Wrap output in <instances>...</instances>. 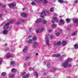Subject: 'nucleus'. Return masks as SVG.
Listing matches in <instances>:
<instances>
[{
  "mask_svg": "<svg viewBox=\"0 0 78 78\" xmlns=\"http://www.w3.org/2000/svg\"><path fill=\"white\" fill-rule=\"evenodd\" d=\"M62 66L63 67L66 68L68 67H71L72 65L71 64H68V61H66L62 64Z\"/></svg>",
  "mask_w": 78,
  "mask_h": 78,
  "instance_id": "1",
  "label": "nucleus"
},
{
  "mask_svg": "<svg viewBox=\"0 0 78 78\" xmlns=\"http://www.w3.org/2000/svg\"><path fill=\"white\" fill-rule=\"evenodd\" d=\"M50 37V35L48 34L46 35V36L45 40H46V44L48 47H50V44L49 43V40H48V38Z\"/></svg>",
  "mask_w": 78,
  "mask_h": 78,
  "instance_id": "2",
  "label": "nucleus"
},
{
  "mask_svg": "<svg viewBox=\"0 0 78 78\" xmlns=\"http://www.w3.org/2000/svg\"><path fill=\"white\" fill-rule=\"evenodd\" d=\"M48 14V12L47 10L43 11L41 13L40 16L41 17L44 18V16H47Z\"/></svg>",
  "mask_w": 78,
  "mask_h": 78,
  "instance_id": "3",
  "label": "nucleus"
},
{
  "mask_svg": "<svg viewBox=\"0 0 78 78\" xmlns=\"http://www.w3.org/2000/svg\"><path fill=\"white\" fill-rule=\"evenodd\" d=\"M43 20L42 18H39L36 21L37 23H39V22H43L44 24L45 25V24H47V21L46 20Z\"/></svg>",
  "mask_w": 78,
  "mask_h": 78,
  "instance_id": "4",
  "label": "nucleus"
},
{
  "mask_svg": "<svg viewBox=\"0 0 78 78\" xmlns=\"http://www.w3.org/2000/svg\"><path fill=\"white\" fill-rule=\"evenodd\" d=\"M13 23V20H12L10 22L8 23L5 24L4 27V30H7L8 29V26L10 23Z\"/></svg>",
  "mask_w": 78,
  "mask_h": 78,
  "instance_id": "5",
  "label": "nucleus"
},
{
  "mask_svg": "<svg viewBox=\"0 0 78 78\" xmlns=\"http://www.w3.org/2000/svg\"><path fill=\"white\" fill-rule=\"evenodd\" d=\"M16 5V3L14 2L13 4H9L8 5L9 6V8H12V7H14Z\"/></svg>",
  "mask_w": 78,
  "mask_h": 78,
  "instance_id": "6",
  "label": "nucleus"
},
{
  "mask_svg": "<svg viewBox=\"0 0 78 78\" xmlns=\"http://www.w3.org/2000/svg\"><path fill=\"white\" fill-rule=\"evenodd\" d=\"M12 56L11 55V54L10 53H9L7 54V55H6V57L7 59H8L10 58H12Z\"/></svg>",
  "mask_w": 78,
  "mask_h": 78,
  "instance_id": "7",
  "label": "nucleus"
},
{
  "mask_svg": "<svg viewBox=\"0 0 78 78\" xmlns=\"http://www.w3.org/2000/svg\"><path fill=\"white\" fill-rule=\"evenodd\" d=\"M43 30H44V29L41 28L39 30H37L36 32L37 33H42V32L43 31Z\"/></svg>",
  "mask_w": 78,
  "mask_h": 78,
  "instance_id": "8",
  "label": "nucleus"
},
{
  "mask_svg": "<svg viewBox=\"0 0 78 78\" xmlns=\"http://www.w3.org/2000/svg\"><path fill=\"white\" fill-rule=\"evenodd\" d=\"M60 23H59V25H61L62 24H64V20L62 19H61L60 20Z\"/></svg>",
  "mask_w": 78,
  "mask_h": 78,
  "instance_id": "9",
  "label": "nucleus"
},
{
  "mask_svg": "<svg viewBox=\"0 0 78 78\" xmlns=\"http://www.w3.org/2000/svg\"><path fill=\"white\" fill-rule=\"evenodd\" d=\"M21 16L23 17H27V15L25 13H23L21 14Z\"/></svg>",
  "mask_w": 78,
  "mask_h": 78,
  "instance_id": "10",
  "label": "nucleus"
},
{
  "mask_svg": "<svg viewBox=\"0 0 78 78\" xmlns=\"http://www.w3.org/2000/svg\"><path fill=\"white\" fill-rule=\"evenodd\" d=\"M56 71V68H53L52 69H51L50 71V72L51 73H54Z\"/></svg>",
  "mask_w": 78,
  "mask_h": 78,
  "instance_id": "11",
  "label": "nucleus"
},
{
  "mask_svg": "<svg viewBox=\"0 0 78 78\" xmlns=\"http://www.w3.org/2000/svg\"><path fill=\"white\" fill-rule=\"evenodd\" d=\"M66 44H67V42L66 41H63L62 42V45H66Z\"/></svg>",
  "mask_w": 78,
  "mask_h": 78,
  "instance_id": "12",
  "label": "nucleus"
},
{
  "mask_svg": "<svg viewBox=\"0 0 78 78\" xmlns=\"http://www.w3.org/2000/svg\"><path fill=\"white\" fill-rule=\"evenodd\" d=\"M30 76V74H27L26 75V76H23V78H28V77H29Z\"/></svg>",
  "mask_w": 78,
  "mask_h": 78,
  "instance_id": "13",
  "label": "nucleus"
},
{
  "mask_svg": "<svg viewBox=\"0 0 78 78\" xmlns=\"http://www.w3.org/2000/svg\"><path fill=\"white\" fill-rule=\"evenodd\" d=\"M8 33V30H4L3 31V34H7Z\"/></svg>",
  "mask_w": 78,
  "mask_h": 78,
  "instance_id": "14",
  "label": "nucleus"
},
{
  "mask_svg": "<svg viewBox=\"0 0 78 78\" xmlns=\"http://www.w3.org/2000/svg\"><path fill=\"white\" fill-rule=\"evenodd\" d=\"M27 49H28V47H26L23 50V53L26 52V51H27Z\"/></svg>",
  "mask_w": 78,
  "mask_h": 78,
  "instance_id": "15",
  "label": "nucleus"
},
{
  "mask_svg": "<svg viewBox=\"0 0 78 78\" xmlns=\"http://www.w3.org/2000/svg\"><path fill=\"white\" fill-rule=\"evenodd\" d=\"M11 71H12V72L15 73V72H17V69H16L13 68L11 70Z\"/></svg>",
  "mask_w": 78,
  "mask_h": 78,
  "instance_id": "16",
  "label": "nucleus"
},
{
  "mask_svg": "<svg viewBox=\"0 0 78 78\" xmlns=\"http://www.w3.org/2000/svg\"><path fill=\"white\" fill-rule=\"evenodd\" d=\"M73 23H78V20L77 19H76L75 20L74 19H73Z\"/></svg>",
  "mask_w": 78,
  "mask_h": 78,
  "instance_id": "17",
  "label": "nucleus"
},
{
  "mask_svg": "<svg viewBox=\"0 0 78 78\" xmlns=\"http://www.w3.org/2000/svg\"><path fill=\"white\" fill-rule=\"evenodd\" d=\"M37 45V42H34V45L33 46V47H34V48H35V47H36V45Z\"/></svg>",
  "mask_w": 78,
  "mask_h": 78,
  "instance_id": "18",
  "label": "nucleus"
},
{
  "mask_svg": "<svg viewBox=\"0 0 78 78\" xmlns=\"http://www.w3.org/2000/svg\"><path fill=\"white\" fill-rule=\"evenodd\" d=\"M53 19L56 22H58V19H57V18L56 17H53Z\"/></svg>",
  "mask_w": 78,
  "mask_h": 78,
  "instance_id": "19",
  "label": "nucleus"
},
{
  "mask_svg": "<svg viewBox=\"0 0 78 78\" xmlns=\"http://www.w3.org/2000/svg\"><path fill=\"white\" fill-rule=\"evenodd\" d=\"M37 38L36 36H34V37L32 38V40L34 41H36L37 40Z\"/></svg>",
  "mask_w": 78,
  "mask_h": 78,
  "instance_id": "20",
  "label": "nucleus"
},
{
  "mask_svg": "<svg viewBox=\"0 0 78 78\" xmlns=\"http://www.w3.org/2000/svg\"><path fill=\"white\" fill-rule=\"evenodd\" d=\"M9 78H14V75L9 74Z\"/></svg>",
  "mask_w": 78,
  "mask_h": 78,
  "instance_id": "21",
  "label": "nucleus"
},
{
  "mask_svg": "<svg viewBox=\"0 0 78 78\" xmlns=\"http://www.w3.org/2000/svg\"><path fill=\"white\" fill-rule=\"evenodd\" d=\"M35 2H39V3H41L43 0H35Z\"/></svg>",
  "mask_w": 78,
  "mask_h": 78,
  "instance_id": "22",
  "label": "nucleus"
},
{
  "mask_svg": "<svg viewBox=\"0 0 78 78\" xmlns=\"http://www.w3.org/2000/svg\"><path fill=\"white\" fill-rule=\"evenodd\" d=\"M76 31H74L72 34V35L73 36H75V35H76Z\"/></svg>",
  "mask_w": 78,
  "mask_h": 78,
  "instance_id": "23",
  "label": "nucleus"
},
{
  "mask_svg": "<svg viewBox=\"0 0 78 78\" xmlns=\"http://www.w3.org/2000/svg\"><path fill=\"white\" fill-rule=\"evenodd\" d=\"M61 44V41H59L57 42V45L58 46L60 45Z\"/></svg>",
  "mask_w": 78,
  "mask_h": 78,
  "instance_id": "24",
  "label": "nucleus"
},
{
  "mask_svg": "<svg viewBox=\"0 0 78 78\" xmlns=\"http://www.w3.org/2000/svg\"><path fill=\"white\" fill-rule=\"evenodd\" d=\"M34 75H35L36 76L37 78V77H38V73H37V72L35 71L34 73Z\"/></svg>",
  "mask_w": 78,
  "mask_h": 78,
  "instance_id": "25",
  "label": "nucleus"
},
{
  "mask_svg": "<svg viewBox=\"0 0 78 78\" xmlns=\"http://www.w3.org/2000/svg\"><path fill=\"white\" fill-rule=\"evenodd\" d=\"M55 35L56 36H60V33L57 32L55 34Z\"/></svg>",
  "mask_w": 78,
  "mask_h": 78,
  "instance_id": "26",
  "label": "nucleus"
},
{
  "mask_svg": "<svg viewBox=\"0 0 78 78\" xmlns=\"http://www.w3.org/2000/svg\"><path fill=\"white\" fill-rule=\"evenodd\" d=\"M29 70H30V71L33 70V71H34V70H35L34 68H29Z\"/></svg>",
  "mask_w": 78,
  "mask_h": 78,
  "instance_id": "27",
  "label": "nucleus"
},
{
  "mask_svg": "<svg viewBox=\"0 0 78 78\" xmlns=\"http://www.w3.org/2000/svg\"><path fill=\"white\" fill-rule=\"evenodd\" d=\"M78 45L76 44L74 45V48L76 49V48H78Z\"/></svg>",
  "mask_w": 78,
  "mask_h": 78,
  "instance_id": "28",
  "label": "nucleus"
},
{
  "mask_svg": "<svg viewBox=\"0 0 78 78\" xmlns=\"http://www.w3.org/2000/svg\"><path fill=\"white\" fill-rule=\"evenodd\" d=\"M68 62H70V61H72V59L71 58H69L67 59Z\"/></svg>",
  "mask_w": 78,
  "mask_h": 78,
  "instance_id": "29",
  "label": "nucleus"
},
{
  "mask_svg": "<svg viewBox=\"0 0 78 78\" xmlns=\"http://www.w3.org/2000/svg\"><path fill=\"white\" fill-rule=\"evenodd\" d=\"M6 74V73L3 72L1 74V75L2 76H5V75Z\"/></svg>",
  "mask_w": 78,
  "mask_h": 78,
  "instance_id": "30",
  "label": "nucleus"
},
{
  "mask_svg": "<svg viewBox=\"0 0 78 78\" xmlns=\"http://www.w3.org/2000/svg\"><path fill=\"white\" fill-rule=\"evenodd\" d=\"M44 3L45 4H47L48 3V1L47 0H44Z\"/></svg>",
  "mask_w": 78,
  "mask_h": 78,
  "instance_id": "31",
  "label": "nucleus"
},
{
  "mask_svg": "<svg viewBox=\"0 0 78 78\" xmlns=\"http://www.w3.org/2000/svg\"><path fill=\"white\" fill-rule=\"evenodd\" d=\"M3 62V59L2 58H0V65L2 64V62Z\"/></svg>",
  "mask_w": 78,
  "mask_h": 78,
  "instance_id": "32",
  "label": "nucleus"
},
{
  "mask_svg": "<svg viewBox=\"0 0 78 78\" xmlns=\"http://www.w3.org/2000/svg\"><path fill=\"white\" fill-rule=\"evenodd\" d=\"M51 27H52V28H55L56 27V25L55 24H53L52 25Z\"/></svg>",
  "mask_w": 78,
  "mask_h": 78,
  "instance_id": "33",
  "label": "nucleus"
},
{
  "mask_svg": "<svg viewBox=\"0 0 78 78\" xmlns=\"http://www.w3.org/2000/svg\"><path fill=\"white\" fill-rule=\"evenodd\" d=\"M31 4H32V5H36V2H32Z\"/></svg>",
  "mask_w": 78,
  "mask_h": 78,
  "instance_id": "34",
  "label": "nucleus"
},
{
  "mask_svg": "<svg viewBox=\"0 0 78 78\" xmlns=\"http://www.w3.org/2000/svg\"><path fill=\"white\" fill-rule=\"evenodd\" d=\"M66 20L67 22H69L70 21V19H69V18H67L66 19Z\"/></svg>",
  "mask_w": 78,
  "mask_h": 78,
  "instance_id": "35",
  "label": "nucleus"
},
{
  "mask_svg": "<svg viewBox=\"0 0 78 78\" xmlns=\"http://www.w3.org/2000/svg\"><path fill=\"white\" fill-rule=\"evenodd\" d=\"M11 64L12 65H14V64H16V62L14 61H12V62H11Z\"/></svg>",
  "mask_w": 78,
  "mask_h": 78,
  "instance_id": "36",
  "label": "nucleus"
},
{
  "mask_svg": "<svg viewBox=\"0 0 78 78\" xmlns=\"http://www.w3.org/2000/svg\"><path fill=\"white\" fill-rule=\"evenodd\" d=\"M58 2L61 3H63V1L62 0H58Z\"/></svg>",
  "mask_w": 78,
  "mask_h": 78,
  "instance_id": "37",
  "label": "nucleus"
},
{
  "mask_svg": "<svg viewBox=\"0 0 78 78\" xmlns=\"http://www.w3.org/2000/svg\"><path fill=\"white\" fill-rule=\"evenodd\" d=\"M50 63H48L47 64V67H48V68H49L50 67Z\"/></svg>",
  "mask_w": 78,
  "mask_h": 78,
  "instance_id": "38",
  "label": "nucleus"
},
{
  "mask_svg": "<svg viewBox=\"0 0 78 78\" xmlns=\"http://www.w3.org/2000/svg\"><path fill=\"white\" fill-rule=\"evenodd\" d=\"M32 42V40L30 39L28 41V43L29 44H31Z\"/></svg>",
  "mask_w": 78,
  "mask_h": 78,
  "instance_id": "39",
  "label": "nucleus"
},
{
  "mask_svg": "<svg viewBox=\"0 0 78 78\" xmlns=\"http://www.w3.org/2000/svg\"><path fill=\"white\" fill-rule=\"evenodd\" d=\"M27 64H28V63H27V62H26L24 63V67H26L27 66Z\"/></svg>",
  "mask_w": 78,
  "mask_h": 78,
  "instance_id": "40",
  "label": "nucleus"
},
{
  "mask_svg": "<svg viewBox=\"0 0 78 78\" xmlns=\"http://www.w3.org/2000/svg\"><path fill=\"white\" fill-rule=\"evenodd\" d=\"M53 9H54V8H51L50 10L51 12H53Z\"/></svg>",
  "mask_w": 78,
  "mask_h": 78,
  "instance_id": "41",
  "label": "nucleus"
},
{
  "mask_svg": "<svg viewBox=\"0 0 78 78\" xmlns=\"http://www.w3.org/2000/svg\"><path fill=\"white\" fill-rule=\"evenodd\" d=\"M53 45H57V42L56 41H55L53 43Z\"/></svg>",
  "mask_w": 78,
  "mask_h": 78,
  "instance_id": "42",
  "label": "nucleus"
},
{
  "mask_svg": "<svg viewBox=\"0 0 78 78\" xmlns=\"http://www.w3.org/2000/svg\"><path fill=\"white\" fill-rule=\"evenodd\" d=\"M26 72H24V73H22L21 74V75H22V76H23V75H25V74H26Z\"/></svg>",
  "mask_w": 78,
  "mask_h": 78,
  "instance_id": "43",
  "label": "nucleus"
},
{
  "mask_svg": "<svg viewBox=\"0 0 78 78\" xmlns=\"http://www.w3.org/2000/svg\"><path fill=\"white\" fill-rule=\"evenodd\" d=\"M54 16L55 17H57V16H58V15H57V14H56V13H54Z\"/></svg>",
  "mask_w": 78,
  "mask_h": 78,
  "instance_id": "44",
  "label": "nucleus"
},
{
  "mask_svg": "<svg viewBox=\"0 0 78 78\" xmlns=\"http://www.w3.org/2000/svg\"><path fill=\"white\" fill-rule=\"evenodd\" d=\"M78 2V0H76V1L74 2V3H77Z\"/></svg>",
  "mask_w": 78,
  "mask_h": 78,
  "instance_id": "45",
  "label": "nucleus"
},
{
  "mask_svg": "<svg viewBox=\"0 0 78 78\" xmlns=\"http://www.w3.org/2000/svg\"><path fill=\"white\" fill-rule=\"evenodd\" d=\"M51 31H52V30H48V33H51Z\"/></svg>",
  "mask_w": 78,
  "mask_h": 78,
  "instance_id": "46",
  "label": "nucleus"
},
{
  "mask_svg": "<svg viewBox=\"0 0 78 78\" xmlns=\"http://www.w3.org/2000/svg\"><path fill=\"white\" fill-rule=\"evenodd\" d=\"M58 31H59V32L60 33H61V32H62V30H61V29H58Z\"/></svg>",
  "mask_w": 78,
  "mask_h": 78,
  "instance_id": "47",
  "label": "nucleus"
},
{
  "mask_svg": "<svg viewBox=\"0 0 78 78\" xmlns=\"http://www.w3.org/2000/svg\"><path fill=\"white\" fill-rule=\"evenodd\" d=\"M50 39H51L52 38H53V36L52 35H51L50 36Z\"/></svg>",
  "mask_w": 78,
  "mask_h": 78,
  "instance_id": "48",
  "label": "nucleus"
},
{
  "mask_svg": "<svg viewBox=\"0 0 78 78\" xmlns=\"http://www.w3.org/2000/svg\"><path fill=\"white\" fill-rule=\"evenodd\" d=\"M56 57H60V55L59 54L57 55Z\"/></svg>",
  "mask_w": 78,
  "mask_h": 78,
  "instance_id": "49",
  "label": "nucleus"
},
{
  "mask_svg": "<svg viewBox=\"0 0 78 78\" xmlns=\"http://www.w3.org/2000/svg\"><path fill=\"white\" fill-rule=\"evenodd\" d=\"M32 37V36H31V35L29 36L28 37V39H29L30 38H31V37Z\"/></svg>",
  "mask_w": 78,
  "mask_h": 78,
  "instance_id": "50",
  "label": "nucleus"
},
{
  "mask_svg": "<svg viewBox=\"0 0 78 78\" xmlns=\"http://www.w3.org/2000/svg\"><path fill=\"white\" fill-rule=\"evenodd\" d=\"M56 56H57V55L56 54H54L53 55V56H54V57H56Z\"/></svg>",
  "mask_w": 78,
  "mask_h": 78,
  "instance_id": "51",
  "label": "nucleus"
},
{
  "mask_svg": "<svg viewBox=\"0 0 78 78\" xmlns=\"http://www.w3.org/2000/svg\"><path fill=\"white\" fill-rule=\"evenodd\" d=\"M9 50V48H7L5 50L6 51H8V50Z\"/></svg>",
  "mask_w": 78,
  "mask_h": 78,
  "instance_id": "52",
  "label": "nucleus"
},
{
  "mask_svg": "<svg viewBox=\"0 0 78 78\" xmlns=\"http://www.w3.org/2000/svg\"><path fill=\"white\" fill-rule=\"evenodd\" d=\"M47 64V62H43V64H44V65L46 64Z\"/></svg>",
  "mask_w": 78,
  "mask_h": 78,
  "instance_id": "53",
  "label": "nucleus"
},
{
  "mask_svg": "<svg viewBox=\"0 0 78 78\" xmlns=\"http://www.w3.org/2000/svg\"><path fill=\"white\" fill-rule=\"evenodd\" d=\"M20 22H17V25H20Z\"/></svg>",
  "mask_w": 78,
  "mask_h": 78,
  "instance_id": "54",
  "label": "nucleus"
},
{
  "mask_svg": "<svg viewBox=\"0 0 78 78\" xmlns=\"http://www.w3.org/2000/svg\"><path fill=\"white\" fill-rule=\"evenodd\" d=\"M31 65V63L29 62L28 64V66H30Z\"/></svg>",
  "mask_w": 78,
  "mask_h": 78,
  "instance_id": "55",
  "label": "nucleus"
},
{
  "mask_svg": "<svg viewBox=\"0 0 78 78\" xmlns=\"http://www.w3.org/2000/svg\"><path fill=\"white\" fill-rule=\"evenodd\" d=\"M14 51V50H13V49H12L11 50V52H13V51Z\"/></svg>",
  "mask_w": 78,
  "mask_h": 78,
  "instance_id": "56",
  "label": "nucleus"
},
{
  "mask_svg": "<svg viewBox=\"0 0 78 78\" xmlns=\"http://www.w3.org/2000/svg\"><path fill=\"white\" fill-rule=\"evenodd\" d=\"M2 3H0V6H2Z\"/></svg>",
  "mask_w": 78,
  "mask_h": 78,
  "instance_id": "57",
  "label": "nucleus"
},
{
  "mask_svg": "<svg viewBox=\"0 0 78 78\" xmlns=\"http://www.w3.org/2000/svg\"><path fill=\"white\" fill-rule=\"evenodd\" d=\"M29 57H27L26 58V59H29Z\"/></svg>",
  "mask_w": 78,
  "mask_h": 78,
  "instance_id": "58",
  "label": "nucleus"
},
{
  "mask_svg": "<svg viewBox=\"0 0 78 78\" xmlns=\"http://www.w3.org/2000/svg\"><path fill=\"white\" fill-rule=\"evenodd\" d=\"M52 23H55V21L54 20H52Z\"/></svg>",
  "mask_w": 78,
  "mask_h": 78,
  "instance_id": "59",
  "label": "nucleus"
},
{
  "mask_svg": "<svg viewBox=\"0 0 78 78\" xmlns=\"http://www.w3.org/2000/svg\"><path fill=\"white\" fill-rule=\"evenodd\" d=\"M62 17H63V16H60V18H62Z\"/></svg>",
  "mask_w": 78,
  "mask_h": 78,
  "instance_id": "60",
  "label": "nucleus"
},
{
  "mask_svg": "<svg viewBox=\"0 0 78 78\" xmlns=\"http://www.w3.org/2000/svg\"><path fill=\"white\" fill-rule=\"evenodd\" d=\"M52 2H53V1H54V2H56V0H51Z\"/></svg>",
  "mask_w": 78,
  "mask_h": 78,
  "instance_id": "61",
  "label": "nucleus"
},
{
  "mask_svg": "<svg viewBox=\"0 0 78 78\" xmlns=\"http://www.w3.org/2000/svg\"><path fill=\"white\" fill-rule=\"evenodd\" d=\"M6 6V5H4L3 6V7L5 8V7Z\"/></svg>",
  "mask_w": 78,
  "mask_h": 78,
  "instance_id": "62",
  "label": "nucleus"
},
{
  "mask_svg": "<svg viewBox=\"0 0 78 78\" xmlns=\"http://www.w3.org/2000/svg\"><path fill=\"white\" fill-rule=\"evenodd\" d=\"M36 56H37V55H38V53H36Z\"/></svg>",
  "mask_w": 78,
  "mask_h": 78,
  "instance_id": "63",
  "label": "nucleus"
},
{
  "mask_svg": "<svg viewBox=\"0 0 78 78\" xmlns=\"http://www.w3.org/2000/svg\"><path fill=\"white\" fill-rule=\"evenodd\" d=\"M2 15L0 14V18H1V17H2Z\"/></svg>",
  "mask_w": 78,
  "mask_h": 78,
  "instance_id": "64",
  "label": "nucleus"
}]
</instances>
